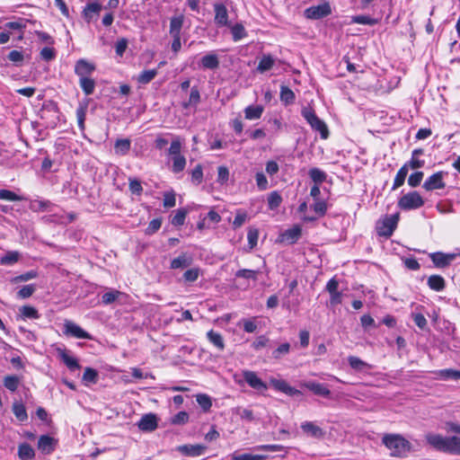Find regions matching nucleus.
<instances>
[{
	"label": "nucleus",
	"mask_w": 460,
	"mask_h": 460,
	"mask_svg": "<svg viewBox=\"0 0 460 460\" xmlns=\"http://www.w3.org/2000/svg\"><path fill=\"white\" fill-rule=\"evenodd\" d=\"M426 441L438 451L460 456L459 437H443L439 434L429 433L426 435Z\"/></svg>",
	"instance_id": "nucleus-1"
},
{
	"label": "nucleus",
	"mask_w": 460,
	"mask_h": 460,
	"mask_svg": "<svg viewBox=\"0 0 460 460\" xmlns=\"http://www.w3.org/2000/svg\"><path fill=\"white\" fill-rule=\"evenodd\" d=\"M382 441L391 450V456H404L411 449L410 442L400 435H385Z\"/></svg>",
	"instance_id": "nucleus-2"
},
{
	"label": "nucleus",
	"mask_w": 460,
	"mask_h": 460,
	"mask_svg": "<svg viewBox=\"0 0 460 460\" xmlns=\"http://www.w3.org/2000/svg\"><path fill=\"white\" fill-rule=\"evenodd\" d=\"M301 114L313 129L320 132L322 138L326 139L328 137L329 131L326 124L316 116L313 109L303 108Z\"/></svg>",
	"instance_id": "nucleus-3"
},
{
	"label": "nucleus",
	"mask_w": 460,
	"mask_h": 460,
	"mask_svg": "<svg viewBox=\"0 0 460 460\" xmlns=\"http://www.w3.org/2000/svg\"><path fill=\"white\" fill-rule=\"evenodd\" d=\"M397 205L402 210L417 209L424 205V199L417 191H411L402 195Z\"/></svg>",
	"instance_id": "nucleus-4"
},
{
	"label": "nucleus",
	"mask_w": 460,
	"mask_h": 460,
	"mask_svg": "<svg viewBox=\"0 0 460 460\" xmlns=\"http://www.w3.org/2000/svg\"><path fill=\"white\" fill-rule=\"evenodd\" d=\"M399 214L386 217L379 225H377V234L380 236H391L397 226Z\"/></svg>",
	"instance_id": "nucleus-5"
},
{
	"label": "nucleus",
	"mask_w": 460,
	"mask_h": 460,
	"mask_svg": "<svg viewBox=\"0 0 460 460\" xmlns=\"http://www.w3.org/2000/svg\"><path fill=\"white\" fill-rule=\"evenodd\" d=\"M64 333L77 339L91 340L92 336L72 321L66 320L64 323Z\"/></svg>",
	"instance_id": "nucleus-6"
},
{
	"label": "nucleus",
	"mask_w": 460,
	"mask_h": 460,
	"mask_svg": "<svg viewBox=\"0 0 460 460\" xmlns=\"http://www.w3.org/2000/svg\"><path fill=\"white\" fill-rule=\"evenodd\" d=\"M455 253H444L441 252H432L429 254V258L436 268L444 269L451 264L456 259Z\"/></svg>",
	"instance_id": "nucleus-7"
},
{
	"label": "nucleus",
	"mask_w": 460,
	"mask_h": 460,
	"mask_svg": "<svg viewBox=\"0 0 460 460\" xmlns=\"http://www.w3.org/2000/svg\"><path fill=\"white\" fill-rule=\"evenodd\" d=\"M331 12L332 10L330 4L325 3L305 9V15L308 19L318 20L329 15Z\"/></svg>",
	"instance_id": "nucleus-8"
},
{
	"label": "nucleus",
	"mask_w": 460,
	"mask_h": 460,
	"mask_svg": "<svg viewBox=\"0 0 460 460\" xmlns=\"http://www.w3.org/2000/svg\"><path fill=\"white\" fill-rule=\"evenodd\" d=\"M102 8V4L98 1L88 3L83 11V17L85 22L90 23L97 21Z\"/></svg>",
	"instance_id": "nucleus-9"
},
{
	"label": "nucleus",
	"mask_w": 460,
	"mask_h": 460,
	"mask_svg": "<svg viewBox=\"0 0 460 460\" xmlns=\"http://www.w3.org/2000/svg\"><path fill=\"white\" fill-rule=\"evenodd\" d=\"M157 417L155 413L145 414L137 422V427L144 432H151L157 429Z\"/></svg>",
	"instance_id": "nucleus-10"
},
{
	"label": "nucleus",
	"mask_w": 460,
	"mask_h": 460,
	"mask_svg": "<svg viewBox=\"0 0 460 460\" xmlns=\"http://www.w3.org/2000/svg\"><path fill=\"white\" fill-rule=\"evenodd\" d=\"M207 447L200 444L181 445L177 447V451L185 456L196 457L204 454Z\"/></svg>",
	"instance_id": "nucleus-11"
},
{
	"label": "nucleus",
	"mask_w": 460,
	"mask_h": 460,
	"mask_svg": "<svg viewBox=\"0 0 460 460\" xmlns=\"http://www.w3.org/2000/svg\"><path fill=\"white\" fill-rule=\"evenodd\" d=\"M245 382L253 389L258 391L266 390L267 385L253 371L246 370L243 373Z\"/></svg>",
	"instance_id": "nucleus-12"
},
{
	"label": "nucleus",
	"mask_w": 460,
	"mask_h": 460,
	"mask_svg": "<svg viewBox=\"0 0 460 460\" xmlns=\"http://www.w3.org/2000/svg\"><path fill=\"white\" fill-rule=\"evenodd\" d=\"M443 172H438L429 176L424 182L423 188L426 190L444 189L446 184L443 181Z\"/></svg>",
	"instance_id": "nucleus-13"
},
{
	"label": "nucleus",
	"mask_w": 460,
	"mask_h": 460,
	"mask_svg": "<svg viewBox=\"0 0 460 460\" xmlns=\"http://www.w3.org/2000/svg\"><path fill=\"white\" fill-rule=\"evenodd\" d=\"M94 70L95 66L85 59L77 60L75 66V73L79 76V78L90 77Z\"/></svg>",
	"instance_id": "nucleus-14"
},
{
	"label": "nucleus",
	"mask_w": 460,
	"mask_h": 460,
	"mask_svg": "<svg viewBox=\"0 0 460 460\" xmlns=\"http://www.w3.org/2000/svg\"><path fill=\"white\" fill-rule=\"evenodd\" d=\"M270 384L272 386L279 391L282 392L289 396H297L301 395V392L297 390L296 388L289 385L288 382L282 379H271Z\"/></svg>",
	"instance_id": "nucleus-15"
},
{
	"label": "nucleus",
	"mask_w": 460,
	"mask_h": 460,
	"mask_svg": "<svg viewBox=\"0 0 460 460\" xmlns=\"http://www.w3.org/2000/svg\"><path fill=\"white\" fill-rule=\"evenodd\" d=\"M215 22L219 26H229L228 12L223 4H215Z\"/></svg>",
	"instance_id": "nucleus-16"
},
{
	"label": "nucleus",
	"mask_w": 460,
	"mask_h": 460,
	"mask_svg": "<svg viewBox=\"0 0 460 460\" xmlns=\"http://www.w3.org/2000/svg\"><path fill=\"white\" fill-rule=\"evenodd\" d=\"M57 353H58L59 358L66 364V366L70 370L73 371L75 369L80 368V365H79L77 359L73 358L66 349L58 348Z\"/></svg>",
	"instance_id": "nucleus-17"
},
{
	"label": "nucleus",
	"mask_w": 460,
	"mask_h": 460,
	"mask_svg": "<svg viewBox=\"0 0 460 460\" xmlns=\"http://www.w3.org/2000/svg\"><path fill=\"white\" fill-rule=\"evenodd\" d=\"M301 429L305 434L314 438H321L324 436L323 429L312 421L303 422Z\"/></svg>",
	"instance_id": "nucleus-18"
},
{
	"label": "nucleus",
	"mask_w": 460,
	"mask_h": 460,
	"mask_svg": "<svg viewBox=\"0 0 460 460\" xmlns=\"http://www.w3.org/2000/svg\"><path fill=\"white\" fill-rule=\"evenodd\" d=\"M304 386L308 390L313 392L316 395H320L323 397H329L331 394V391L326 385L316 383L314 381H309L304 384Z\"/></svg>",
	"instance_id": "nucleus-19"
},
{
	"label": "nucleus",
	"mask_w": 460,
	"mask_h": 460,
	"mask_svg": "<svg viewBox=\"0 0 460 460\" xmlns=\"http://www.w3.org/2000/svg\"><path fill=\"white\" fill-rule=\"evenodd\" d=\"M38 448L44 454H50L55 449V439L49 435H42L38 441Z\"/></svg>",
	"instance_id": "nucleus-20"
},
{
	"label": "nucleus",
	"mask_w": 460,
	"mask_h": 460,
	"mask_svg": "<svg viewBox=\"0 0 460 460\" xmlns=\"http://www.w3.org/2000/svg\"><path fill=\"white\" fill-rule=\"evenodd\" d=\"M302 228L298 225H295L291 228L287 229L283 234L282 237L285 241L288 242L290 244L296 243L298 239L301 237Z\"/></svg>",
	"instance_id": "nucleus-21"
},
{
	"label": "nucleus",
	"mask_w": 460,
	"mask_h": 460,
	"mask_svg": "<svg viewBox=\"0 0 460 460\" xmlns=\"http://www.w3.org/2000/svg\"><path fill=\"white\" fill-rule=\"evenodd\" d=\"M200 65L204 69H217L219 66L218 57L214 53L205 55L200 59Z\"/></svg>",
	"instance_id": "nucleus-22"
},
{
	"label": "nucleus",
	"mask_w": 460,
	"mask_h": 460,
	"mask_svg": "<svg viewBox=\"0 0 460 460\" xmlns=\"http://www.w3.org/2000/svg\"><path fill=\"white\" fill-rule=\"evenodd\" d=\"M429 288L434 291L439 292L445 289L446 281L440 275H431L428 278Z\"/></svg>",
	"instance_id": "nucleus-23"
},
{
	"label": "nucleus",
	"mask_w": 460,
	"mask_h": 460,
	"mask_svg": "<svg viewBox=\"0 0 460 460\" xmlns=\"http://www.w3.org/2000/svg\"><path fill=\"white\" fill-rule=\"evenodd\" d=\"M264 108L261 105H250L244 109V117L246 119H258L261 117Z\"/></svg>",
	"instance_id": "nucleus-24"
},
{
	"label": "nucleus",
	"mask_w": 460,
	"mask_h": 460,
	"mask_svg": "<svg viewBox=\"0 0 460 460\" xmlns=\"http://www.w3.org/2000/svg\"><path fill=\"white\" fill-rule=\"evenodd\" d=\"M348 362H349V365L350 366V367L356 371L362 372L367 369L372 368L371 365H369L368 363L363 361L362 359H360L359 358L355 357V356H349L348 358Z\"/></svg>",
	"instance_id": "nucleus-25"
},
{
	"label": "nucleus",
	"mask_w": 460,
	"mask_h": 460,
	"mask_svg": "<svg viewBox=\"0 0 460 460\" xmlns=\"http://www.w3.org/2000/svg\"><path fill=\"white\" fill-rule=\"evenodd\" d=\"M207 338L219 351L224 350L225 342L223 336L219 332L210 330L207 332Z\"/></svg>",
	"instance_id": "nucleus-26"
},
{
	"label": "nucleus",
	"mask_w": 460,
	"mask_h": 460,
	"mask_svg": "<svg viewBox=\"0 0 460 460\" xmlns=\"http://www.w3.org/2000/svg\"><path fill=\"white\" fill-rule=\"evenodd\" d=\"M183 24V17L181 15L180 16H174L171 19L170 22V34L172 37H178L181 36V31Z\"/></svg>",
	"instance_id": "nucleus-27"
},
{
	"label": "nucleus",
	"mask_w": 460,
	"mask_h": 460,
	"mask_svg": "<svg viewBox=\"0 0 460 460\" xmlns=\"http://www.w3.org/2000/svg\"><path fill=\"white\" fill-rule=\"evenodd\" d=\"M18 456L21 460H31L34 457L35 452L31 445L28 443H22L19 446Z\"/></svg>",
	"instance_id": "nucleus-28"
},
{
	"label": "nucleus",
	"mask_w": 460,
	"mask_h": 460,
	"mask_svg": "<svg viewBox=\"0 0 460 460\" xmlns=\"http://www.w3.org/2000/svg\"><path fill=\"white\" fill-rule=\"evenodd\" d=\"M280 101L285 105L292 104L296 100V95L294 92L286 85H281L280 87Z\"/></svg>",
	"instance_id": "nucleus-29"
},
{
	"label": "nucleus",
	"mask_w": 460,
	"mask_h": 460,
	"mask_svg": "<svg viewBox=\"0 0 460 460\" xmlns=\"http://www.w3.org/2000/svg\"><path fill=\"white\" fill-rule=\"evenodd\" d=\"M13 412L16 419L20 421H25L28 419L26 408L22 402H14L12 407Z\"/></svg>",
	"instance_id": "nucleus-30"
},
{
	"label": "nucleus",
	"mask_w": 460,
	"mask_h": 460,
	"mask_svg": "<svg viewBox=\"0 0 460 460\" xmlns=\"http://www.w3.org/2000/svg\"><path fill=\"white\" fill-rule=\"evenodd\" d=\"M52 203L49 200H31L30 203V208L34 212H43L50 210Z\"/></svg>",
	"instance_id": "nucleus-31"
},
{
	"label": "nucleus",
	"mask_w": 460,
	"mask_h": 460,
	"mask_svg": "<svg viewBox=\"0 0 460 460\" xmlns=\"http://www.w3.org/2000/svg\"><path fill=\"white\" fill-rule=\"evenodd\" d=\"M79 84L85 95H91L93 93L95 88V81L93 78H79Z\"/></svg>",
	"instance_id": "nucleus-32"
},
{
	"label": "nucleus",
	"mask_w": 460,
	"mask_h": 460,
	"mask_svg": "<svg viewBox=\"0 0 460 460\" xmlns=\"http://www.w3.org/2000/svg\"><path fill=\"white\" fill-rule=\"evenodd\" d=\"M190 263H191V261L188 257V255L186 253H181L180 256H178L177 258L173 259L171 261V269H172V270L183 269V268L190 265Z\"/></svg>",
	"instance_id": "nucleus-33"
},
{
	"label": "nucleus",
	"mask_w": 460,
	"mask_h": 460,
	"mask_svg": "<svg viewBox=\"0 0 460 460\" xmlns=\"http://www.w3.org/2000/svg\"><path fill=\"white\" fill-rule=\"evenodd\" d=\"M309 177L314 182V184H321L326 181L327 174L319 168H311L309 170Z\"/></svg>",
	"instance_id": "nucleus-34"
},
{
	"label": "nucleus",
	"mask_w": 460,
	"mask_h": 460,
	"mask_svg": "<svg viewBox=\"0 0 460 460\" xmlns=\"http://www.w3.org/2000/svg\"><path fill=\"white\" fill-rule=\"evenodd\" d=\"M131 142L128 138L118 139L115 142V152L116 154L124 155L130 150Z\"/></svg>",
	"instance_id": "nucleus-35"
},
{
	"label": "nucleus",
	"mask_w": 460,
	"mask_h": 460,
	"mask_svg": "<svg viewBox=\"0 0 460 460\" xmlns=\"http://www.w3.org/2000/svg\"><path fill=\"white\" fill-rule=\"evenodd\" d=\"M407 174H408V165L404 164L403 166H402L399 169V171L397 172V173L395 175V178L394 181V185H393V190H396L397 188L401 187L404 183Z\"/></svg>",
	"instance_id": "nucleus-36"
},
{
	"label": "nucleus",
	"mask_w": 460,
	"mask_h": 460,
	"mask_svg": "<svg viewBox=\"0 0 460 460\" xmlns=\"http://www.w3.org/2000/svg\"><path fill=\"white\" fill-rule=\"evenodd\" d=\"M3 383L6 389L11 392H15L21 383V377L17 376H6Z\"/></svg>",
	"instance_id": "nucleus-37"
},
{
	"label": "nucleus",
	"mask_w": 460,
	"mask_h": 460,
	"mask_svg": "<svg viewBox=\"0 0 460 460\" xmlns=\"http://www.w3.org/2000/svg\"><path fill=\"white\" fill-rule=\"evenodd\" d=\"M158 74L157 69L144 70L137 76V82L142 84L150 83Z\"/></svg>",
	"instance_id": "nucleus-38"
},
{
	"label": "nucleus",
	"mask_w": 460,
	"mask_h": 460,
	"mask_svg": "<svg viewBox=\"0 0 460 460\" xmlns=\"http://www.w3.org/2000/svg\"><path fill=\"white\" fill-rule=\"evenodd\" d=\"M274 62L275 61L270 55H265L260 60L257 70L260 73H264L272 68Z\"/></svg>",
	"instance_id": "nucleus-39"
},
{
	"label": "nucleus",
	"mask_w": 460,
	"mask_h": 460,
	"mask_svg": "<svg viewBox=\"0 0 460 460\" xmlns=\"http://www.w3.org/2000/svg\"><path fill=\"white\" fill-rule=\"evenodd\" d=\"M20 253L16 251L7 252L5 255L0 258L2 265H13L19 261Z\"/></svg>",
	"instance_id": "nucleus-40"
},
{
	"label": "nucleus",
	"mask_w": 460,
	"mask_h": 460,
	"mask_svg": "<svg viewBox=\"0 0 460 460\" xmlns=\"http://www.w3.org/2000/svg\"><path fill=\"white\" fill-rule=\"evenodd\" d=\"M282 202V198L278 191H272L268 197V207L270 210L278 208Z\"/></svg>",
	"instance_id": "nucleus-41"
},
{
	"label": "nucleus",
	"mask_w": 460,
	"mask_h": 460,
	"mask_svg": "<svg viewBox=\"0 0 460 460\" xmlns=\"http://www.w3.org/2000/svg\"><path fill=\"white\" fill-rule=\"evenodd\" d=\"M20 313L23 318L39 319L40 314L37 309L31 305H23L20 308Z\"/></svg>",
	"instance_id": "nucleus-42"
},
{
	"label": "nucleus",
	"mask_w": 460,
	"mask_h": 460,
	"mask_svg": "<svg viewBox=\"0 0 460 460\" xmlns=\"http://www.w3.org/2000/svg\"><path fill=\"white\" fill-rule=\"evenodd\" d=\"M87 105L80 104L76 109V119L78 127L81 130L84 129V120L86 118Z\"/></svg>",
	"instance_id": "nucleus-43"
},
{
	"label": "nucleus",
	"mask_w": 460,
	"mask_h": 460,
	"mask_svg": "<svg viewBox=\"0 0 460 460\" xmlns=\"http://www.w3.org/2000/svg\"><path fill=\"white\" fill-rule=\"evenodd\" d=\"M186 165V159L182 155H177L172 157V167L173 172L178 173L184 170Z\"/></svg>",
	"instance_id": "nucleus-44"
},
{
	"label": "nucleus",
	"mask_w": 460,
	"mask_h": 460,
	"mask_svg": "<svg viewBox=\"0 0 460 460\" xmlns=\"http://www.w3.org/2000/svg\"><path fill=\"white\" fill-rule=\"evenodd\" d=\"M232 460H266V456L252 455V454H237L231 455Z\"/></svg>",
	"instance_id": "nucleus-45"
},
{
	"label": "nucleus",
	"mask_w": 460,
	"mask_h": 460,
	"mask_svg": "<svg viewBox=\"0 0 460 460\" xmlns=\"http://www.w3.org/2000/svg\"><path fill=\"white\" fill-rule=\"evenodd\" d=\"M258 274H259V270L243 269V270H239L235 272V277L257 280Z\"/></svg>",
	"instance_id": "nucleus-46"
},
{
	"label": "nucleus",
	"mask_w": 460,
	"mask_h": 460,
	"mask_svg": "<svg viewBox=\"0 0 460 460\" xmlns=\"http://www.w3.org/2000/svg\"><path fill=\"white\" fill-rule=\"evenodd\" d=\"M38 272L36 270H29L25 273H22L19 276H16L11 279L12 283H19V282H25L28 280H31L32 279L37 278Z\"/></svg>",
	"instance_id": "nucleus-47"
},
{
	"label": "nucleus",
	"mask_w": 460,
	"mask_h": 460,
	"mask_svg": "<svg viewBox=\"0 0 460 460\" xmlns=\"http://www.w3.org/2000/svg\"><path fill=\"white\" fill-rule=\"evenodd\" d=\"M196 401L204 411H208L211 406L212 402L208 395L200 394L196 396Z\"/></svg>",
	"instance_id": "nucleus-48"
},
{
	"label": "nucleus",
	"mask_w": 460,
	"mask_h": 460,
	"mask_svg": "<svg viewBox=\"0 0 460 460\" xmlns=\"http://www.w3.org/2000/svg\"><path fill=\"white\" fill-rule=\"evenodd\" d=\"M28 20L19 18L17 21L8 22L4 24V28L8 30L21 31L26 27Z\"/></svg>",
	"instance_id": "nucleus-49"
},
{
	"label": "nucleus",
	"mask_w": 460,
	"mask_h": 460,
	"mask_svg": "<svg viewBox=\"0 0 460 460\" xmlns=\"http://www.w3.org/2000/svg\"><path fill=\"white\" fill-rule=\"evenodd\" d=\"M35 290L36 286L34 284L25 285L18 291L17 296L21 299L28 298L32 296Z\"/></svg>",
	"instance_id": "nucleus-50"
},
{
	"label": "nucleus",
	"mask_w": 460,
	"mask_h": 460,
	"mask_svg": "<svg viewBox=\"0 0 460 460\" xmlns=\"http://www.w3.org/2000/svg\"><path fill=\"white\" fill-rule=\"evenodd\" d=\"M314 211L318 215V217H323L327 211V203L323 199H315L313 205Z\"/></svg>",
	"instance_id": "nucleus-51"
},
{
	"label": "nucleus",
	"mask_w": 460,
	"mask_h": 460,
	"mask_svg": "<svg viewBox=\"0 0 460 460\" xmlns=\"http://www.w3.org/2000/svg\"><path fill=\"white\" fill-rule=\"evenodd\" d=\"M231 31L234 41H238L246 36L245 29L240 23H236L235 25H234Z\"/></svg>",
	"instance_id": "nucleus-52"
},
{
	"label": "nucleus",
	"mask_w": 460,
	"mask_h": 460,
	"mask_svg": "<svg viewBox=\"0 0 460 460\" xmlns=\"http://www.w3.org/2000/svg\"><path fill=\"white\" fill-rule=\"evenodd\" d=\"M290 350V344L288 342H285L279 346L273 352L272 357L276 359H279L284 355H287L289 353Z\"/></svg>",
	"instance_id": "nucleus-53"
},
{
	"label": "nucleus",
	"mask_w": 460,
	"mask_h": 460,
	"mask_svg": "<svg viewBox=\"0 0 460 460\" xmlns=\"http://www.w3.org/2000/svg\"><path fill=\"white\" fill-rule=\"evenodd\" d=\"M162 226V220L160 218H155L151 220L148 226L146 228L145 233L147 235H152L157 232Z\"/></svg>",
	"instance_id": "nucleus-54"
},
{
	"label": "nucleus",
	"mask_w": 460,
	"mask_h": 460,
	"mask_svg": "<svg viewBox=\"0 0 460 460\" xmlns=\"http://www.w3.org/2000/svg\"><path fill=\"white\" fill-rule=\"evenodd\" d=\"M200 102V93L197 87H192L190 90V94L189 98L188 103H186L184 106H196Z\"/></svg>",
	"instance_id": "nucleus-55"
},
{
	"label": "nucleus",
	"mask_w": 460,
	"mask_h": 460,
	"mask_svg": "<svg viewBox=\"0 0 460 460\" xmlns=\"http://www.w3.org/2000/svg\"><path fill=\"white\" fill-rule=\"evenodd\" d=\"M98 379V373L92 367H86L83 375V380L89 383H96Z\"/></svg>",
	"instance_id": "nucleus-56"
},
{
	"label": "nucleus",
	"mask_w": 460,
	"mask_h": 460,
	"mask_svg": "<svg viewBox=\"0 0 460 460\" xmlns=\"http://www.w3.org/2000/svg\"><path fill=\"white\" fill-rule=\"evenodd\" d=\"M0 199L19 201L22 200V198L9 190H0Z\"/></svg>",
	"instance_id": "nucleus-57"
},
{
	"label": "nucleus",
	"mask_w": 460,
	"mask_h": 460,
	"mask_svg": "<svg viewBox=\"0 0 460 460\" xmlns=\"http://www.w3.org/2000/svg\"><path fill=\"white\" fill-rule=\"evenodd\" d=\"M352 22L358 24L374 25L376 23V20L371 18L368 15H356L352 17Z\"/></svg>",
	"instance_id": "nucleus-58"
},
{
	"label": "nucleus",
	"mask_w": 460,
	"mask_h": 460,
	"mask_svg": "<svg viewBox=\"0 0 460 460\" xmlns=\"http://www.w3.org/2000/svg\"><path fill=\"white\" fill-rule=\"evenodd\" d=\"M423 175L422 172L411 173L408 178V184L412 188L419 186L423 179Z\"/></svg>",
	"instance_id": "nucleus-59"
},
{
	"label": "nucleus",
	"mask_w": 460,
	"mask_h": 460,
	"mask_svg": "<svg viewBox=\"0 0 460 460\" xmlns=\"http://www.w3.org/2000/svg\"><path fill=\"white\" fill-rule=\"evenodd\" d=\"M259 238V231L256 228H250L247 234V239L250 249L254 248L257 245Z\"/></svg>",
	"instance_id": "nucleus-60"
},
{
	"label": "nucleus",
	"mask_w": 460,
	"mask_h": 460,
	"mask_svg": "<svg viewBox=\"0 0 460 460\" xmlns=\"http://www.w3.org/2000/svg\"><path fill=\"white\" fill-rule=\"evenodd\" d=\"M189 421V414L186 411H179L172 418V423L174 425H183Z\"/></svg>",
	"instance_id": "nucleus-61"
},
{
	"label": "nucleus",
	"mask_w": 460,
	"mask_h": 460,
	"mask_svg": "<svg viewBox=\"0 0 460 460\" xmlns=\"http://www.w3.org/2000/svg\"><path fill=\"white\" fill-rule=\"evenodd\" d=\"M203 180V171L202 166L200 164H198L191 172V181L199 185L201 183Z\"/></svg>",
	"instance_id": "nucleus-62"
},
{
	"label": "nucleus",
	"mask_w": 460,
	"mask_h": 460,
	"mask_svg": "<svg viewBox=\"0 0 460 460\" xmlns=\"http://www.w3.org/2000/svg\"><path fill=\"white\" fill-rule=\"evenodd\" d=\"M255 180L256 184L261 190H265L269 188L268 180L263 172H257L255 175Z\"/></svg>",
	"instance_id": "nucleus-63"
},
{
	"label": "nucleus",
	"mask_w": 460,
	"mask_h": 460,
	"mask_svg": "<svg viewBox=\"0 0 460 460\" xmlns=\"http://www.w3.org/2000/svg\"><path fill=\"white\" fill-rule=\"evenodd\" d=\"M186 215L187 211L185 209L178 210L172 219V224L173 226H182L184 224Z\"/></svg>",
	"instance_id": "nucleus-64"
}]
</instances>
